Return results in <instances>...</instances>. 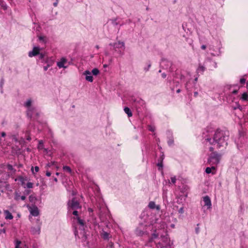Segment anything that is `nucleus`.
<instances>
[{"mask_svg": "<svg viewBox=\"0 0 248 248\" xmlns=\"http://www.w3.org/2000/svg\"><path fill=\"white\" fill-rule=\"evenodd\" d=\"M213 130L211 128L207 127L206 132L207 134L203 132L204 143L207 145H212L216 148L219 149L221 147L226 148L228 145L227 141L229 138V132L227 130H223L217 129L212 134Z\"/></svg>", "mask_w": 248, "mask_h": 248, "instance_id": "1", "label": "nucleus"}, {"mask_svg": "<svg viewBox=\"0 0 248 248\" xmlns=\"http://www.w3.org/2000/svg\"><path fill=\"white\" fill-rule=\"evenodd\" d=\"M215 148L213 146L209 147V151L212 153L209 155L207 160V163L210 165H217L219 163L221 155L217 152H214Z\"/></svg>", "mask_w": 248, "mask_h": 248, "instance_id": "2", "label": "nucleus"}, {"mask_svg": "<svg viewBox=\"0 0 248 248\" xmlns=\"http://www.w3.org/2000/svg\"><path fill=\"white\" fill-rule=\"evenodd\" d=\"M135 233L138 236H142L148 234L147 225L140 223L135 230Z\"/></svg>", "mask_w": 248, "mask_h": 248, "instance_id": "3", "label": "nucleus"}, {"mask_svg": "<svg viewBox=\"0 0 248 248\" xmlns=\"http://www.w3.org/2000/svg\"><path fill=\"white\" fill-rule=\"evenodd\" d=\"M75 235L76 237H78V238L81 240V242L84 247H89V242L87 240V235L85 231H80L79 232L76 229L75 231Z\"/></svg>", "mask_w": 248, "mask_h": 248, "instance_id": "4", "label": "nucleus"}, {"mask_svg": "<svg viewBox=\"0 0 248 248\" xmlns=\"http://www.w3.org/2000/svg\"><path fill=\"white\" fill-rule=\"evenodd\" d=\"M67 205L69 211H70L71 210H77L81 208L79 202L76 200L75 198H73L71 200L69 201Z\"/></svg>", "mask_w": 248, "mask_h": 248, "instance_id": "5", "label": "nucleus"}, {"mask_svg": "<svg viewBox=\"0 0 248 248\" xmlns=\"http://www.w3.org/2000/svg\"><path fill=\"white\" fill-rule=\"evenodd\" d=\"M27 115L30 118H37L39 115V112L36 108L33 107L27 109Z\"/></svg>", "mask_w": 248, "mask_h": 248, "instance_id": "6", "label": "nucleus"}, {"mask_svg": "<svg viewBox=\"0 0 248 248\" xmlns=\"http://www.w3.org/2000/svg\"><path fill=\"white\" fill-rule=\"evenodd\" d=\"M209 48L211 51V55L213 56H218L221 54L220 48L219 47L215 46L213 45H209Z\"/></svg>", "mask_w": 248, "mask_h": 248, "instance_id": "7", "label": "nucleus"}, {"mask_svg": "<svg viewBox=\"0 0 248 248\" xmlns=\"http://www.w3.org/2000/svg\"><path fill=\"white\" fill-rule=\"evenodd\" d=\"M133 105L137 108V111L140 112L141 111V107H143L144 105V101L142 99L139 98L134 101Z\"/></svg>", "mask_w": 248, "mask_h": 248, "instance_id": "8", "label": "nucleus"}, {"mask_svg": "<svg viewBox=\"0 0 248 248\" xmlns=\"http://www.w3.org/2000/svg\"><path fill=\"white\" fill-rule=\"evenodd\" d=\"M109 46L113 47V48L115 51H117V48L123 47V49H124V42L118 41V42L114 43H110Z\"/></svg>", "mask_w": 248, "mask_h": 248, "instance_id": "9", "label": "nucleus"}, {"mask_svg": "<svg viewBox=\"0 0 248 248\" xmlns=\"http://www.w3.org/2000/svg\"><path fill=\"white\" fill-rule=\"evenodd\" d=\"M203 202L204 203L203 206H207V209H210L211 208L212 203L210 198L208 196H205L203 197Z\"/></svg>", "mask_w": 248, "mask_h": 248, "instance_id": "10", "label": "nucleus"}, {"mask_svg": "<svg viewBox=\"0 0 248 248\" xmlns=\"http://www.w3.org/2000/svg\"><path fill=\"white\" fill-rule=\"evenodd\" d=\"M40 48L38 46H34L32 51L29 52L28 55L30 57L37 56L39 54Z\"/></svg>", "mask_w": 248, "mask_h": 248, "instance_id": "11", "label": "nucleus"}, {"mask_svg": "<svg viewBox=\"0 0 248 248\" xmlns=\"http://www.w3.org/2000/svg\"><path fill=\"white\" fill-rule=\"evenodd\" d=\"M74 220H76L77 223L80 226L79 227V230L80 231H85V223L84 221L81 219L79 217H77V218L75 219Z\"/></svg>", "mask_w": 248, "mask_h": 248, "instance_id": "12", "label": "nucleus"}, {"mask_svg": "<svg viewBox=\"0 0 248 248\" xmlns=\"http://www.w3.org/2000/svg\"><path fill=\"white\" fill-rule=\"evenodd\" d=\"M41 225H37L36 226L32 227L31 229V232L33 235L39 234L40 233Z\"/></svg>", "mask_w": 248, "mask_h": 248, "instance_id": "13", "label": "nucleus"}, {"mask_svg": "<svg viewBox=\"0 0 248 248\" xmlns=\"http://www.w3.org/2000/svg\"><path fill=\"white\" fill-rule=\"evenodd\" d=\"M172 63L171 62L165 59H162L161 65L164 68L167 69L168 67H170Z\"/></svg>", "mask_w": 248, "mask_h": 248, "instance_id": "14", "label": "nucleus"}, {"mask_svg": "<svg viewBox=\"0 0 248 248\" xmlns=\"http://www.w3.org/2000/svg\"><path fill=\"white\" fill-rule=\"evenodd\" d=\"M30 211L31 214L34 217H37L39 214V209L38 207L35 205L30 208Z\"/></svg>", "mask_w": 248, "mask_h": 248, "instance_id": "15", "label": "nucleus"}, {"mask_svg": "<svg viewBox=\"0 0 248 248\" xmlns=\"http://www.w3.org/2000/svg\"><path fill=\"white\" fill-rule=\"evenodd\" d=\"M91 74V72L89 70H86L83 73V75L85 76L86 80L90 82H92L93 81V77Z\"/></svg>", "mask_w": 248, "mask_h": 248, "instance_id": "16", "label": "nucleus"}, {"mask_svg": "<svg viewBox=\"0 0 248 248\" xmlns=\"http://www.w3.org/2000/svg\"><path fill=\"white\" fill-rule=\"evenodd\" d=\"M67 60L64 58H62L60 62H58L57 65L59 68H66L67 66H64V64L66 62Z\"/></svg>", "mask_w": 248, "mask_h": 248, "instance_id": "17", "label": "nucleus"}, {"mask_svg": "<svg viewBox=\"0 0 248 248\" xmlns=\"http://www.w3.org/2000/svg\"><path fill=\"white\" fill-rule=\"evenodd\" d=\"M148 207L151 209H155L157 211H159L160 207L159 205H156L155 202L153 201L149 202L148 204Z\"/></svg>", "mask_w": 248, "mask_h": 248, "instance_id": "18", "label": "nucleus"}, {"mask_svg": "<svg viewBox=\"0 0 248 248\" xmlns=\"http://www.w3.org/2000/svg\"><path fill=\"white\" fill-rule=\"evenodd\" d=\"M15 199L16 201H18L20 199L22 201H24L26 199V196L24 195H22L21 196H20L19 193L17 191H16L15 193Z\"/></svg>", "mask_w": 248, "mask_h": 248, "instance_id": "19", "label": "nucleus"}, {"mask_svg": "<svg viewBox=\"0 0 248 248\" xmlns=\"http://www.w3.org/2000/svg\"><path fill=\"white\" fill-rule=\"evenodd\" d=\"M8 170H9L11 175L15 174L16 172V170L14 168L13 166L11 164H7L6 165Z\"/></svg>", "mask_w": 248, "mask_h": 248, "instance_id": "20", "label": "nucleus"}, {"mask_svg": "<svg viewBox=\"0 0 248 248\" xmlns=\"http://www.w3.org/2000/svg\"><path fill=\"white\" fill-rule=\"evenodd\" d=\"M205 67L201 64H199L198 68L197 69V72L198 74H202L203 72L205 71Z\"/></svg>", "mask_w": 248, "mask_h": 248, "instance_id": "21", "label": "nucleus"}, {"mask_svg": "<svg viewBox=\"0 0 248 248\" xmlns=\"http://www.w3.org/2000/svg\"><path fill=\"white\" fill-rule=\"evenodd\" d=\"M54 62V61L52 60L51 58L46 57L45 59V63H46L47 65H50V66H51Z\"/></svg>", "mask_w": 248, "mask_h": 248, "instance_id": "22", "label": "nucleus"}, {"mask_svg": "<svg viewBox=\"0 0 248 248\" xmlns=\"http://www.w3.org/2000/svg\"><path fill=\"white\" fill-rule=\"evenodd\" d=\"M5 214V218L7 219H12L13 218V216L12 214L8 210H5L4 211Z\"/></svg>", "mask_w": 248, "mask_h": 248, "instance_id": "23", "label": "nucleus"}, {"mask_svg": "<svg viewBox=\"0 0 248 248\" xmlns=\"http://www.w3.org/2000/svg\"><path fill=\"white\" fill-rule=\"evenodd\" d=\"M31 99H28L24 104V106L26 107L27 109L31 108H33V107L31 106Z\"/></svg>", "mask_w": 248, "mask_h": 248, "instance_id": "24", "label": "nucleus"}, {"mask_svg": "<svg viewBox=\"0 0 248 248\" xmlns=\"http://www.w3.org/2000/svg\"><path fill=\"white\" fill-rule=\"evenodd\" d=\"M124 111L125 113L127 114V116L129 117H131L132 116V113L130 109L128 107H125L124 108Z\"/></svg>", "mask_w": 248, "mask_h": 248, "instance_id": "25", "label": "nucleus"}, {"mask_svg": "<svg viewBox=\"0 0 248 248\" xmlns=\"http://www.w3.org/2000/svg\"><path fill=\"white\" fill-rule=\"evenodd\" d=\"M241 99L244 101H248V94L247 93H244L242 94V96L241 97Z\"/></svg>", "mask_w": 248, "mask_h": 248, "instance_id": "26", "label": "nucleus"}, {"mask_svg": "<svg viewBox=\"0 0 248 248\" xmlns=\"http://www.w3.org/2000/svg\"><path fill=\"white\" fill-rule=\"evenodd\" d=\"M109 234L106 232H104L103 231V232H102V237L104 239V240H108V238H109Z\"/></svg>", "mask_w": 248, "mask_h": 248, "instance_id": "27", "label": "nucleus"}, {"mask_svg": "<svg viewBox=\"0 0 248 248\" xmlns=\"http://www.w3.org/2000/svg\"><path fill=\"white\" fill-rule=\"evenodd\" d=\"M216 167L212 166L211 167H207L205 169V172L207 174H209L212 172V170H215Z\"/></svg>", "mask_w": 248, "mask_h": 248, "instance_id": "28", "label": "nucleus"}, {"mask_svg": "<svg viewBox=\"0 0 248 248\" xmlns=\"http://www.w3.org/2000/svg\"><path fill=\"white\" fill-rule=\"evenodd\" d=\"M0 5L1 7L4 10L7 8L6 4L4 2L3 0H0Z\"/></svg>", "mask_w": 248, "mask_h": 248, "instance_id": "29", "label": "nucleus"}, {"mask_svg": "<svg viewBox=\"0 0 248 248\" xmlns=\"http://www.w3.org/2000/svg\"><path fill=\"white\" fill-rule=\"evenodd\" d=\"M163 158L162 157L160 158V159H158V160L157 165L159 167V170H160V168H161V169H162L163 168Z\"/></svg>", "mask_w": 248, "mask_h": 248, "instance_id": "30", "label": "nucleus"}, {"mask_svg": "<svg viewBox=\"0 0 248 248\" xmlns=\"http://www.w3.org/2000/svg\"><path fill=\"white\" fill-rule=\"evenodd\" d=\"M99 73V71L97 68H93L91 72L94 76H97Z\"/></svg>", "mask_w": 248, "mask_h": 248, "instance_id": "31", "label": "nucleus"}, {"mask_svg": "<svg viewBox=\"0 0 248 248\" xmlns=\"http://www.w3.org/2000/svg\"><path fill=\"white\" fill-rule=\"evenodd\" d=\"M63 170L64 171H67L69 173H71V168L69 167V166H64L63 167Z\"/></svg>", "mask_w": 248, "mask_h": 248, "instance_id": "32", "label": "nucleus"}, {"mask_svg": "<svg viewBox=\"0 0 248 248\" xmlns=\"http://www.w3.org/2000/svg\"><path fill=\"white\" fill-rule=\"evenodd\" d=\"M39 55V61H41V60H45V58H46V55L44 53H40L38 54Z\"/></svg>", "mask_w": 248, "mask_h": 248, "instance_id": "33", "label": "nucleus"}, {"mask_svg": "<svg viewBox=\"0 0 248 248\" xmlns=\"http://www.w3.org/2000/svg\"><path fill=\"white\" fill-rule=\"evenodd\" d=\"M73 212L72 213L73 215H74L75 217H73V219L75 220L76 219V218H77V217H78V211H77V210H73Z\"/></svg>", "mask_w": 248, "mask_h": 248, "instance_id": "34", "label": "nucleus"}, {"mask_svg": "<svg viewBox=\"0 0 248 248\" xmlns=\"http://www.w3.org/2000/svg\"><path fill=\"white\" fill-rule=\"evenodd\" d=\"M157 247L158 248H170V246H163L161 243L160 242H158L157 244Z\"/></svg>", "mask_w": 248, "mask_h": 248, "instance_id": "35", "label": "nucleus"}, {"mask_svg": "<svg viewBox=\"0 0 248 248\" xmlns=\"http://www.w3.org/2000/svg\"><path fill=\"white\" fill-rule=\"evenodd\" d=\"M39 170V168L38 166H35L34 167V170H35V172L34 171V170H33V167H32L31 168V171H32V172L34 174L35 172H37Z\"/></svg>", "mask_w": 248, "mask_h": 248, "instance_id": "36", "label": "nucleus"}, {"mask_svg": "<svg viewBox=\"0 0 248 248\" xmlns=\"http://www.w3.org/2000/svg\"><path fill=\"white\" fill-rule=\"evenodd\" d=\"M36 200V198L32 195H31L29 197V200L31 202H34Z\"/></svg>", "mask_w": 248, "mask_h": 248, "instance_id": "37", "label": "nucleus"}, {"mask_svg": "<svg viewBox=\"0 0 248 248\" xmlns=\"http://www.w3.org/2000/svg\"><path fill=\"white\" fill-rule=\"evenodd\" d=\"M151 63L150 62H149L148 63V65H147V67H144V70L145 72H147L148 71H149L150 68L151 67Z\"/></svg>", "mask_w": 248, "mask_h": 248, "instance_id": "38", "label": "nucleus"}, {"mask_svg": "<svg viewBox=\"0 0 248 248\" xmlns=\"http://www.w3.org/2000/svg\"><path fill=\"white\" fill-rule=\"evenodd\" d=\"M108 248H114V244L112 242H109L107 245Z\"/></svg>", "mask_w": 248, "mask_h": 248, "instance_id": "39", "label": "nucleus"}, {"mask_svg": "<svg viewBox=\"0 0 248 248\" xmlns=\"http://www.w3.org/2000/svg\"><path fill=\"white\" fill-rule=\"evenodd\" d=\"M211 64L212 65L213 68H216L217 67V63L215 61L211 62Z\"/></svg>", "mask_w": 248, "mask_h": 248, "instance_id": "40", "label": "nucleus"}, {"mask_svg": "<svg viewBox=\"0 0 248 248\" xmlns=\"http://www.w3.org/2000/svg\"><path fill=\"white\" fill-rule=\"evenodd\" d=\"M155 127L152 125H149L148 126V130L150 131L154 132L155 131Z\"/></svg>", "mask_w": 248, "mask_h": 248, "instance_id": "41", "label": "nucleus"}, {"mask_svg": "<svg viewBox=\"0 0 248 248\" xmlns=\"http://www.w3.org/2000/svg\"><path fill=\"white\" fill-rule=\"evenodd\" d=\"M21 244V241H19V240H16V247H15V248H20L19 247V246Z\"/></svg>", "mask_w": 248, "mask_h": 248, "instance_id": "42", "label": "nucleus"}, {"mask_svg": "<svg viewBox=\"0 0 248 248\" xmlns=\"http://www.w3.org/2000/svg\"><path fill=\"white\" fill-rule=\"evenodd\" d=\"M27 187L28 188H31L33 187V184L31 182H28L26 185Z\"/></svg>", "mask_w": 248, "mask_h": 248, "instance_id": "43", "label": "nucleus"}, {"mask_svg": "<svg viewBox=\"0 0 248 248\" xmlns=\"http://www.w3.org/2000/svg\"><path fill=\"white\" fill-rule=\"evenodd\" d=\"M171 183L174 184L176 183V178L175 176L171 177L170 178Z\"/></svg>", "mask_w": 248, "mask_h": 248, "instance_id": "44", "label": "nucleus"}, {"mask_svg": "<svg viewBox=\"0 0 248 248\" xmlns=\"http://www.w3.org/2000/svg\"><path fill=\"white\" fill-rule=\"evenodd\" d=\"M168 143L169 146H171L173 143V140L172 139H170L168 141Z\"/></svg>", "mask_w": 248, "mask_h": 248, "instance_id": "45", "label": "nucleus"}, {"mask_svg": "<svg viewBox=\"0 0 248 248\" xmlns=\"http://www.w3.org/2000/svg\"><path fill=\"white\" fill-rule=\"evenodd\" d=\"M246 79L244 78H241L240 79V83L241 84H244L246 82Z\"/></svg>", "mask_w": 248, "mask_h": 248, "instance_id": "46", "label": "nucleus"}, {"mask_svg": "<svg viewBox=\"0 0 248 248\" xmlns=\"http://www.w3.org/2000/svg\"><path fill=\"white\" fill-rule=\"evenodd\" d=\"M111 21L112 24L114 26L117 25L118 24L116 21V19H111Z\"/></svg>", "mask_w": 248, "mask_h": 248, "instance_id": "47", "label": "nucleus"}, {"mask_svg": "<svg viewBox=\"0 0 248 248\" xmlns=\"http://www.w3.org/2000/svg\"><path fill=\"white\" fill-rule=\"evenodd\" d=\"M158 237V234L155 233H154L152 235V239H155L156 238Z\"/></svg>", "mask_w": 248, "mask_h": 248, "instance_id": "48", "label": "nucleus"}, {"mask_svg": "<svg viewBox=\"0 0 248 248\" xmlns=\"http://www.w3.org/2000/svg\"><path fill=\"white\" fill-rule=\"evenodd\" d=\"M178 212L180 214H183L184 213V208L183 207H181L180 208L179 210H178Z\"/></svg>", "mask_w": 248, "mask_h": 248, "instance_id": "49", "label": "nucleus"}, {"mask_svg": "<svg viewBox=\"0 0 248 248\" xmlns=\"http://www.w3.org/2000/svg\"><path fill=\"white\" fill-rule=\"evenodd\" d=\"M49 67H50V65H47L46 64V65L44 66V67H43L44 71H46Z\"/></svg>", "mask_w": 248, "mask_h": 248, "instance_id": "50", "label": "nucleus"}, {"mask_svg": "<svg viewBox=\"0 0 248 248\" xmlns=\"http://www.w3.org/2000/svg\"><path fill=\"white\" fill-rule=\"evenodd\" d=\"M195 232L197 234H198L200 232V228L199 227H197L195 228Z\"/></svg>", "mask_w": 248, "mask_h": 248, "instance_id": "51", "label": "nucleus"}, {"mask_svg": "<svg viewBox=\"0 0 248 248\" xmlns=\"http://www.w3.org/2000/svg\"><path fill=\"white\" fill-rule=\"evenodd\" d=\"M6 232V230L5 229H2L0 230V234L3 233H5Z\"/></svg>", "mask_w": 248, "mask_h": 248, "instance_id": "52", "label": "nucleus"}, {"mask_svg": "<svg viewBox=\"0 0 248 248\" xmlns=\"http://www.w3.org/2000/svg\"><path fill=\"white\" fill-rule=\"evenodd\" d=\"M58 3V0H56V1L54 2L53 5L54 7H56Z\"/></svg>", "mask_w": 248, "mask_h": 248, "instance_id": "53", "label": "nucleus"}, {"mask_svg": "<svg viewBox=\"0 0 248 248\" xmlns=\"http://www.w3.org/2000/svg\"><path fill=\"white\" fill-rule=\"evenodd\" d=\"M51 172L50 171H46V175L48 177H49L51 176Z\"/></svg>", "mask_w": 248, "mask_h": 248, "instance_id": "54", "label": "nucleus"}, {"mask_svg": "<svg viewBox=\"0 0 248 248\" xmlns=\"http://www.w3.org/2000/svg\"><path fill=\"white\" fill-rule=\"evenodd\" d=\"M206 48V45H203L201 46V48L203 50H204Z\"/></svg>", "mask_w": 248, "mask_h": 248, "instance_id": "55", "label": "nucleus"}, {"mask_svg": "<svg viewBox=\"0 0 248 248\" xmlns=\"http://www.w3.org/2000/svg\"><path fill=\"white\" fill-rule=\"evenodd\" d=\"M161 76H162V77L163 78H166V76H167L166 74L165 73H162V75H161Z\"/></svg>", "mask_w": 248, "mask_h": 248, "instance_id": "56", "label": "nucleus"}, {"mask_svg": "<svg viewBox=\"0 0 248 248\" xmlns=\"http://www.w3.org/2000/svg\"><path fill=\"white\" fill-rule=\"evenodd\" d=\"M1 135L2 137H4L5 136H6V133L4 132H2L1 133Z\"/></svg>", "mask_w": 248, "mask_h": 248, "instance_id": "57", "label": "nucleus"}, {"mask_svg": "<svg viewBox=\"0 0 248 248\" xmlns=\"http://www.w3.org/2000/svg\"><path fill=\"white\" fill-rule=\"evenodd\" d=\"M39 40L40 41H43L44 40V37H43V36H40L39 38Z\"/></svg>", "mask_w": 248, "mask_h": 248, "instance_id": "58", "label": "nucleus"}, {"mask_svg": "<svg viewBox=\"0 0 248 248\" xmlns=\"http://www.w3.org/2000/svg\"><path fill=\"white\" fill-rule=\"evenodd\" d=\"M198 93L197 92H195L194 93V96L195 97H197V95H198Z\"/></svg>", "mask_w": 248, "mask_h": 248, "instance_id": "59", "label": "nucleus"}, {"mask_svg": "<svg viewBox=\"0 0 248 248\" xmlns=\"http://www.w3.org/2000/svg\"><path fill=\"white\" fill-rule=\"evenodd\" d=\"M54 163H55L54 162H51V163H48V164H47V165H48L49 167H50V166H51V165H52L54 164Z\"/></svg>", "mask_w": 248, "mask_h": 248, "instance_id": "60", "label": "nucleus"}, {"mask_svg": "<svg viewBox=\"0 0 248 248\" xmlns=\"http://www.w3.org/2000/svg\"><path fill=\"white\" fill-rule=\"evenodd\" d=\"M88 211L90 212V213H92L93 212V210L92 209V208H88Z\"/></svg>", "mask_w": 248, "mask_h": 248, "instance_id": "61", "label": "nucleus"}, {"mask_svg": "<svg viewBox=\"0 0 248 248\" xmlns=\"http://www.w3.org/2000/svg\"><path fill=\"white\" fill-rule=\"evenodd\" d=\"M3 84V79H2L1 80V82H0V86H1V87H2V86Z\"/></svg>", "mask_w": 248, "mask_h": 248, "instance_id": "62", "label": "nucleus"}, {"mask_svg": "<svg viewBox=\"0 0 248 248\" xmlns=\"http://www.w3.org/2000/svg\"><path fill=\"white\" fill-rule=\"evenodd\" d=\"M27 140H29V141H30L31 140V138L29 136H28L27 138Z\"/></svg>", "mask_w": 248, "mask_h": 248, "instance_id": "63", "label": "nucleus"}, {"mask_svg": "<svg viewBox=\"0 0 248 248\" xmlns=\"http://www.w3.org/2000/svg\"><path fill=\"white\" fill-rule=\"evenodd\" d=\"M232 93H234V94H236L237 93V90H234L232 92Z\"/></svg>", "mask_w": 248, "mask_h": 248, "instance_id": "64", "label": "nucleus"}]
</instances>
